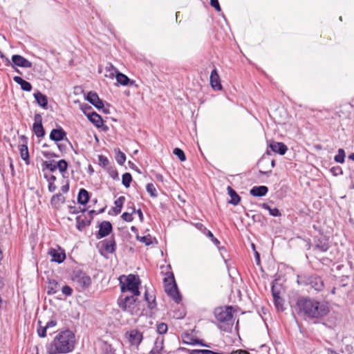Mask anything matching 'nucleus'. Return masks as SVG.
I'll list each match as a JSON object with an SVG mask.
<instances>
[{"mask_svg": "<svg viewBox=\"0 0 354 354\" xmlns=\"http://www.w3.org/2000/svg\"><path fill=\"white\" fill-rule=\"evenodd\" d=\"M98 161H99V165L102 167H106L109 164V159L103 155L98 156Z\"/></svg>", "mask_w": 354, "mask_h": 354, "instance_id": "obj_47", "label": "nucleus"}, {"mask_svg": "<svg viewBox=\"0 0 354 354\" xmlns=\"http://www.w3.org/2000/svg\"><path fill=\"white\" fill-rule=\"evenodd\" d=\"M281 287L280 286L273 285L271 288L272 295L273 298L280 296L281 294Z\"/></svg>", "mask_w": 354, "mask_h": 354, "instance_id": "obj_50", "label": "nucleus"}, {"mask_svg": "<svg viewBox=\"0 0 354 354\" xmlns=\"http://www.w3.org/2000/svg\"><path fill=\"white\" fill-rule=\"evenodd\" d=\"M76 221H77V228L80 231H82L85 226L89 225V223H90L88 221L82 219L81 216H77L76 218Z\"/></svg>", "mask_w": 354, "mask_h": 354, "instance_id": "obj_41", "label": "nucleus"}, {"mask_svg": "<svg viewBox=\"0 0 354 354\" xmlns=\"http://www.w3.org/2000/svg\"><path fill=\"white\" fill-rule=\"evenodd\" d=\"M118 72V69L112 64L108 63L104 68V77L113 79Z\"/></svg>", "mask_w": 354, "mask_h": 354, "instance_id": "obj_23", "label": "nucleus"}, {"mask_svg": "<svg viewBox=\"0 0 354 354\" xmlns=\"http://www.w3.org/2000/svg\"><path fill=\"white\" fill-rule=\"evenodd\" d=\"M109 174L111 176V177L113 179H115V178H118V171L115 169H113V170H111L109 171Z\"/></svg>", "mask_w": 354, "mask_h": 354, "instance_id": "obj_60", "label": "nucleus"}, {"mask_svg": "<svg viewBox=\"0 0 354 354\" xmlns=\"http://www.w3.org/2000/svg\"><path fill=\"white\" fill-rule=\"evenodd\" d=\"M131 180H132V177H131V174L125 173L122 175V185L125 187H127V188L129 187Z\"/></svg>", "mask_w": 354, "mask_h": 354, "instance_id": "obj_38", "label": "nucleus"}, {"mask_svg": "<svg viewBox=\"0 0 354 354\" xmlns=\"http://www.w3.org/2000/svg\"><path fill=\"white\" fill-rule=\"evenodd\" d=\"M270 148L272 151L277 153L280 155H284L287 150V146L283 142H272L270 144Z\"/></svg>", "mask_w": 354, "mask_h": 354, "instance_id": "obj_18", "label": "nucleus"}, {"mask_svg": "<svg viewBox=\"0 0 354 354\" xmlns=\"http://www.w3.org/2000/svg\"><path fill=\"white\" fill-rule=\"evenodd\" d=\"M227 189V193L231 198L229 203L234 205H237L241 200L240 196L237 194L236 191L234 189H233L230 186H228Z\"/></svg>", "mask_w": 354, "mask_h": 354, "instance_id": "obj_26", "label": "nucleus"}, {"mask_svg": "<svg viewBox=\"0 0 354 354\" xmlns=\"http://www.w3.org/2000/svg\"><path fill=\"white\" fill-rule=\"evenodd\" d=\"M138 295H122L118 299V306L124 312L130 315H137L139 313V307L137 299Z\"/></svg>", "mask_w": 354, "mask_h": 354, "instance_id": "obj_5", "label": "nucleus"}, {"mask_svg": "<svg viewBox=\"0 0 354 354\" xmlns=\"http://www.w3.org/2000/svg\"><path fill=\"white\" fill-rule=\"evenodd\" d=\"M191 354H223L222 353L214 352L210 350L196 349L192 351Z\"/></svg>", "mask_w": 354, "mask_h": 354, "instance_id": "obj_48", "label": "nucleus"}, {"mask_svg": "<svg viewBox=\"0 0 354 354\" xmlns=\"http://www.w3.org/2000/svg\"><path fill=\"white\" fill-rule=\"evenodd\" d=\"M124 201L125 197L123 196H120L118 199L115 201L114 204L115 207L113 208V211L116 214L120 213Z\"/></svg>", "mask_w": 354, "mask_h": 354, "instance_id": "obj_30", "label": "nucleus"}, {"mask_svg": "<svg viewBox=\"0 0 354 354\" xmlns=\"http://www.w3.org/2000/svg\"><path fill=\"white\" fill-rule=\"evenodd\" d=\"M262 207L265 209H267L269 211V213L271 216H281V212H279V209L274 207V208H271L270 207L269 205H268L267 203H263L261 205Z\"/></svg>", "mask_w": 354, "mask_h": 354, "instance_id": "obj_34", "label": "nucleus"}, {"mask_svg": "<svg viewBox=\"0 0 354 354\" xmlns=\"http://www.w3.org/2000/svg\"><path fill=\"white\" fill-rule=\"evenodd\" d=\"M210 4L212 7H214L216 10L220 11L221 7L218 0H210Z\"/></svg>", "mask_w": 354, "mask_h": 354, "instance_id": "obj_55", "label": "nucleus"}, {"mask_svg": "<svg viewBox=\"0 0 354 354\" xmlns=\"http://www.w3.org/2000/svg\"><path fill=\"white\" fill-rule=\"evenodd\" d=\"M209 81L211 86L214 90L221 91L222 89L220 77L216 68L212 71Z\"/></svg>", "mask_w": 354, "mask_h": 354, "instance_id": "obj_11", "label": "nucleus"}, {"mask_svg": "<svg viewBox=\"0 0 354 354\" xmlns=\"http://www.w3.org/2000/svg\"><path fill=\"white\" fill-rule=\"evenodd\" d=\"M37 103L44 109H46L48 104V98L46 95L37 91L33 94Z\"/></svg>", "mask_w": 354, "mask_h": 354, "instance_id": "obj_22", "label": "nucleus"}, {"mask_svg": "<svg viewBox=\"0 0 354 354\" xmlns=\"http://www.w3.org/2000/svg\"><path fill=\"white\" fill-rule=\"evenodd\" d=\"M81 109L83 111H86V112H91V110L92 109V108L87 104L82 105Z\"/></svg>", "mask_w": 354, "mask_h": 354, "instance_id": "obj_62", "label": "nucleus"}, {"mask_svg": "<svg viewBox=\"0 0 354 354\" xmlns=\"http://www.w3.org/2000/svg\"><path fill=\"white\" fill-rule=\"evenodd\" d=\"M136 213L138 214L140 220L142 221L143 220V214L142 212V210L140 209H136Z\"/></svg>", "mask_w": 354, "mask_h": 354, "instance_id": "obj_64", "label": "nucleus"}, {"mask_svg": "<svg viewBox=\"0 0 354 354\" xmlns=\"http://www.w3.org/2000/svg\"><path fill=\"white\" fill-rule=\"evenodd\" d=\"M73 281L77 283L81 290L88 288L91 284V277L82 272H78L73 277Z\"/></svg>", "mask_w": 354, "mask_h": 354, "instance_id": "obj_7", "label": "nucleus"}, {"mask_svg": "<svg viewBox=\"0 0 354 354\" xmlns=\"http://www.w3.org/2000/svg\"><path fill=\"white\" fill-rule=\"evenodd\" d=\"M273 299H274V305H275V307L277 308V309L278 310H281V311L283 310L284 308H283V299L280 296H278V297H274Z\"/></svg>", "mask_w": 354, "mask_h": 354, "instance_id": "obj_39", "label": "nucleus"}, {"mask_svg": "<svg viewBox=\"0 0 354 354\" xmlns=\"http://www.w3.org/2000/svg\"><path fill=\"white\" fill-rule=\"evenodd\" d=\"M65 201L64 196L61 194H56L53 196L50 200V203L54 207H58L61 203Z\"/></svg>", "mask_w": 354, "mask_h": 354, "instance_id": "obj_28", "label": "nucleus"}, {"mask_svg": "<svg viewBox=\"0 0 354 354\" xmlns=\"http://www.w3.org/2000/svg\"><path fill=\"white\" fill-rule=\"evenodd\" d=\"M149 354H167L164 350V339L162 337H158L154 342L153 348Z\"/></svg>", "mask_w": 354, "mask_h": 354, "instance_id": "obj_13", "label": "nucleus"}, {"mask_svg": "<svg viewBox=\"0 0 354 354\" xmlns=\"http://www.w3.org/2000/svg\"><path fill=\"white\" fill-rule=\"evenodd\" d=\"M297 283L302 286H310L317 292L322 291L324 288L323 280L316 274L298 276Z\"/></svg>", "mask_w": 354, "mask_h": 354, "instance_id": "obj_6", "label": "nucleus"}, {"mask_svg": "<svg viewBox=\"0 0 354 354\" xmlns=\"http://www.w3.org/2000/svg\"><path fill=\"white\" fill-rule=\"evenodd\" d=\"M115 78L118 83L122 86L127 85L130 81L129 78L127 75L120 72L117 73Z\"/></svg>", "mask_w": 354, "mask_h": 354, "instance_id": "obj_31", "label": "nucleus"}, {"mask_svg": "<svg viewBox=\"0 0 354 354\" xmlns=\"http://www.w3.org/2000/svg\"><path fill=\"white\" fill-rule=\"evenodd\" d=\"M268 192L266 186H254L250 190V194L253 196L261 197L265 196Z\"/></svg>", "mask_w": 354, "mask_h": 354, "instance_id": "obj_21", "label": "nucleus"}, {"mask_svg": "<svg viewBox=\"0 0 354 354\" xmlns=\"http://www.w3.org/2000/svg\"><path fill=\"white\" fill-rule=\"evenodd\" d=\"M41 321L38 322L39 326L37 329V334H38L39 337H45L46 336L47 328H46V326H42L41 325Z\"/></svg>", "mask_w": 354, "mask_h": 354, "instance_id": "obj_45", "label": "nucleus"}, {"mask_svg": "<svg viewBox=\"0 0 354 354\" xmlns=\"http://www.w3.org/2000/svg\"><path fill=\"white\" fill-rule=\"evenodd\" d=\"M146 189L150 196L153 198L157 197L156 189L153 183H148L146 186Z\"/></svg>", "mask_w": 354, "mask_h": 354, "instance_id": "obj_43", "label": "nucleus"}, {"mask_svg": "<svg viewBox=\"0 0 354 354\" xmlns=\"http://www.w3.org/2000/svg\"><path fill=\"white\" fill-rule=\"evenodd\" d=\"M296 308L299 315L307 318H320L329 313L327 303L309 297L299 298L297 301Z\"/></svg>", "mask_w": 354, "mask_h": 354, "instance_id": "obj_2", "label": "nucleus"}, {"mask_svg": "<svg viewBox=\"0 0 354 354\" xmlns=\"http://www.w3.org/2000/svg\"><path fill=\"white\" fill-rule=\"evenodd\" d=\"M12 62L14 65L19 67L31 68L32 66V64L29 60L19 55H12Z\"/></svg>", "mask_w": 354, "mask_h": 354, "instance_id": "obj_14", "label": "nucleus"}, {"mask_svg": "<svg viewBox=\"0 0 354 354\" xmlns=\"http://www.w3.org/2000/svg\"><path fill=\"white\" fill-rule=\"evenodd\" d=\"M56 167L61 173H64L67 170L68 163L65 160H60L57 162Z\"/></svg>", "mask_w": 354, "mask_h": 354, "instance_id": "obj_40", "label": "nucleus"}, {"mask_svg": "<svg viewBox=\"0 0 354 354\" xmlns=\"http://www.w3.org/2000/svg\"><path fill=\"white\" fill-rule=\"evenodd\" d=\"M48 254L51 257V261L58 263H62L66 259L64 251L58 247L56 248H50L48 251Z\"/></svg>", "mask_w": 354, "mask_h": 354, "instance_id": "obj_8", "label": "nucleus"}, {"mask_svg": "<svg viewBox=\"0 0 354 354\" xmlns=\"http://www.w3.org/2000/svg\"><path fill=\"white\" fill-rule=\"evenodd\" d=\"M75 333L69 330L58 332L53 341L46 346L48 354H65L72 352L75 347Z\"/></svg>", "mask_w": 354, "mask_h": 354, "instance_id": "obj_1", "label": "nucleus"}, {"mask_svg": "<svg viewBox=\"0 0 354 354\" xmlns=\"http://www.w3.org/2000/svg\"><path fill=\"white\" fill-rule=\"evenodd\" d=\"M57 325V321L50 320L46 324L47 329L51 327H55Z\"/></svg>", "mask_w": 354, "mask_h": 354, "instance_id": "obj_59", "label": "nucleus"}, {"mask_svg": "<svg viewBox=\"0 0 354 354\" xmlns=\"http://www.w3.org/2000/svg\"><path fill=\"white\" fill-rule=\"evenodd\" d=\"M230 354H250L248 351L243 349L232 350Z\"/></svg>", "mask_w": 354, "mask_h": 354, "instance_id": "obj_56", "label": "nucleus"}, {"mask_svg": "<svg viewBox=\"0 0 354 354\" xmlns=\"http://www.w3.org/2000/svg\"><path fill=\"white\" fill-rule=\"evenodd\" d=\"M84 113L86 115L88 119L97 127H101L103 125V120L102 117L96 112H86Z\"/></svg>", "mask_w": 354, "mask_h": 354, "instance_id": "obj_16", "label": "nucleus"}, {"mask_svg": "<svg viewBox=\"0 0 354 354\" xmlns=\"http://www.w3.org/2000/svg\"><path fill=\"white\" fill-rule=\"evenodd\" d=\"M42 118L39 114H35V122L33 124V131L38 138L43 137L45 134L44 127L42 126Z\"/></svg>", "mask_w": 354, "mask_h": 354, "instance_id": "obj_9", "label": "nucleus"}, {"mask_svg": "<svg viewBox=\"0 0 354 354\" xmlns=\"http://www.w3.org/2000/svg\"><path fill=\"white\" fill-rule=\"evenodd\" d=\"M167 331V325L165 323H160L157 325V332L160 334H165Z\"/></svg>", "mask_w": 354, "mask_h": 354, "instance_id": "obj_49", "label": "nucleus"}, {"mask_svg": "<svg viewBox=\"0 0 354 354\" xmlns=\"http://www.w3.org/2000/svg\"><path fill=\"white\" fill-rule=\"evenodd\" d=\"M66 133L62 128L53 129L50 133V140L58 142L64 140L66 137Z\"/></svg>", "mask_w": 354, "mask_h": 354, "instance_id": "obj_19", "label": "nucleus"}, {"mask_svg": "<svg viewBox=\"0 0 354 354\" xmlns=\"http://www.w3.org/2000/svg\"><path fill=\"white\" fill-rule=\"evenodd\" d=\"M57 163L54 161H44L42 164L43 168L50 170L51 172H54L57 169Z\"/></svg>", "mask_w": 354, "mask_h": 354, "instance_id": "obj_35", "label": "nucleus"}, {"mask_svg": "<svg viewBox=\"0 0 354 354\" xmlns=\"http://www.w3.org/2000/svg\"><path fill=\"white\" fill-rule=\"evenodd\" d=\"M112 225L109 221H103L99 225L98 234L96 235L97 239H102L108 236L112 231Z\"/></svg>", "mask_w": 354, "mask_h": 354, "instance_id": "obj_10", "label": "nucleus"}, {"mask_svg": "<svg viewBox=\"0 0 354 354\" xmlns=\"http://www.w3.org/2000/svg\"><path fill=\"white\" fill-rule=\"evenodd\" d=\"M329 248V243L326 239L319 238L315 241L314 250L324 252H326Z\"/></svg>", "mask_w": 354, "mask_h": 354, "instance_id": "obj_20", "label": "nucleus"}, {"mask_svg": "<svg viewBox=\"0 0 354 354\" xmlns=\"http://www.w3.org/2000/svg\"><path fill=\"white\" fill-rule=\"evenodd\" d=\"M48 189L50 192H53L56 190L57 187L55 185V183H48Z\"/></svg>", "mask_w": 354, "mask_h": 354, "instance_id": "obj_61", "label": "nucleus"}, {"mask_svg": "<svg viewBox=\"0 0 354 354\" xmlns=\"http://www.w3.org/2000/svg\"><path fill=\"white\" fill-rule=\"evenodd\" d=\"M136 213V208L132 207V212L131 213L124 212L121 217L127 222H131L133 220V214Z\"/></svg>", "mask_w": 354, "mask_h": 354, "instance_id": "obj_42", "label": "nucleus"}, {"mask_svg": "<svg viewBox=\"0 0 354 354\" xmlns=\"http://www.w3.org/2000/svg\"><path fill=\"white\" fill-rule=\"evenodd\" d=\"M145 299L148 303V307L150 309H153L156 306V299L153 295H149L147 291H145Z\"/></svg>", "mask_w": 354, "mask_h": 354, "instance_id": "obj_33", "label": "nucleus"}, {"mask_svg": "<svg viewBox=\"0 0 354 354\" xmlns=\"http://www.w3.org/2000/svg\"><path fill=\"white\" fill-rule=\"evenodd\" d=\"M137 239L140 241V242L145 243L146 245H149L152 243V238L150 234H148L147 236H137Z\"/></svg>", "mask_w": 354, "mask_h": 354, "instance_id": "obj_44", "label": "nucleus"}, {"mask_svg": "<svg viewBox=\"0 0 354 354\" xmlns=\"http://www.w3.org/2000/svg\"><path fill=\"white\" fill-rule=\"evenodd\" d=\"M102 245L104 250L108 253H113L115 251L116 244L114 239H106L102 241Z\"/></svg>", "mask_w": 354, "mask_h": 354, "instance_id": "obj_24", "label": "nucleus"}, {"mask_svg": "<svg viewBox=\"0 0 354 354\" xmlns=\"http://www.w3.org/2000/svg\"><path fill=\"white\" fill-rule=\"evenodd\" d=\"M167 295L171 297L176 303H179L182 298L177 286L170 290Z\"/></svg>", "mask_w": 354, "mask_h": 354, "instance_id": "obj_32", "label": "nucleus"}, {"mask_svg": "<svg viewBox=\"0 0 354 354\" xmlns=\"http://www.w3.org/2000/svg\"><path fill=\"white\" fill-rule=\"evenodd\" d=\"M232 308L218 307L214 311V316L218 322V327L223 331H229L233 325L232 322Z\"/></svg>", "mask_w": 354, "mask_h": 354, "instance_id": "obj_3", "label": "nucleus"}, {"mask_svg": "<svg viewBox=\"0 0 354 354\" xmlns=\"http://www.w3.org/2000/svg\"><path fill=\"white\" fill-rule=\"evenodd\" d=\"M104 354H115V351L111 347V346H106L104 349Z\"/></svg>", "mask_w": 354, "mask_h": 354, "instance_id": "obj_57", "label": "nucleus"}, {"mask_svg": "<svg viewBox=\"0 0 354 354\" xmlns=\"http://www.w3.org/2000/svg\"><path fill=\"white\" fill-rule=\"evenodd\" d=\"M13 80L21 86L22 90L25 91H30L32 90V85L28 82L24 80L19 76H15Z\"/></svg>", "mask_w": 354, "mask_h": 354, "instance_id": "obj_25", "label": "nucleus"}, {"mask_svg": "<svg viewBox=\"0 0 354 354\" xmlns=\"http://www.w3.org/2000/svg\"><path fill=\"white\" fill-rule=\"evenodd\" d=\"M173 153L179 158L180 161L183 162L186 160V156L184 151L180 148H175Z\"/></svg>", "mask_w": 354, "mask_h": 354, "instance_id": "obj_46", "label": "nucleus"}, {"mask_svg": "<svg viewBox=\"0 0 354 354\" xmlns=\"http://www.w3.org/2000/svg\"><path fill=\"white\" fill-rule=\"evenodd\" d=\"M121 292L125 293L129 292L131 295H140L139 286L140 279L138 276L129 274L128 276H120L119 278Z\"/></svg>", "mask_w": 354, "mask_h": 354, "instance_id": "obj_4", "label": "nucleus"}, {"mask_svg": "<svg viewBox=\"0 0 354 354\" xmlns=\"http://www.w3.org/2000/svg\"><path fill=\"white\" fill-rule=\"evenodd\" d=\"M86 100L98 109L104 107L102 100L100 99L98 95L95 92H88L86 96Z\"/></svg>", "mask_w": 354, "mask_h": 354, "instance_id": "obj_15", "label": "nucleus"}, {"mask_svg": "<svg viewBox=\"0 0 354 354\" xmlns=\"http://www.w3.org/2000/svg\"><path fill=\"white\" fill-rule=\"evenodd\" d=\"M62 292L66 296H71L73 293L72 288L68 286H64L62 288Z\"/></svg>", "mask_w": 354, "mask_h": 354, "instance_id": "obj_51", "label": "nucleus"}, {"mask_svg": "<svg viewBox=\"0 0 354 354\" xmlns=\"http://www.w3.org/2000/svg\"><path fill=\"white\" fill-rule=\"evenodd\" d=\"M330 172L334 175V176H337L339 174H342L343 171H342V169L339 166H337V167H333L331 169H330Z\"/></svg>", "mask_w": 354, "mask_h": 354, "instance_id": "obj_52", "label": "nucleus"}, {"mask_svg": "<svg viewBox=\"0 0 354 354\" xmlns=\"http://www.w3.org/2000/svg\"><path fill=\"white\" fill-rule=\"evenodd\" d=\"M142 339V333L138 330H131L129 331V341L131 345L138 346Z\"/></svg>", "mask_w": 354, "mask_h": 354, "instance_id": "obj_12", "label": "nucleus"}, {"mask_svg": "<svg viewBox=\"0 0 354 354\" xmlns=\"http://www.w3.org/2000/svg\"><path fill=\"white\" fill-rule=\"evenodd\" d=\"M68 209H69V212L71 214H77L82 211L80 209V207H76V206H68Z\"/></svg>", "mask_w": 354, "mask_h": 354, "instance_id": "obj_54", "label": "nucleus"}, {"mask_svg": "<svg viewBox=\"0 0 354 354\" xmlns=\"http://www.w3.org/2000/svg\"><path fill=\"white\" fill-rule=\"evenodd\" d=\"M115 160L120 165H122L126 161V156L120 149L117 150Z\"/></svg>", "mask_w": 354, "mask_h": 354, "instance_id": "obj_36", "label": "nucleus"}, {"mask_svg": "<svg viewBox=\"0 0 354 354\" xmlns=\"http://www.w3.org/2000/svg\"><path fill=\"white\" fill-rule=\"evenodd\" d=\"M21 158L26 162L27 165L29 164V153L28 146L26 145H21L19 146Z\"/></svg>", "mask_w": 354, "mask_h": 354, "instance_id": "obj_29", "label": "nucleus"}, {"mask_svg": "<svg viewBox=\"0 0 354 354\" xmlns=\"http://www.w3.org/2000/svg\"><path fill=\"white\" fill-rule=\"evenodd\" d=\"M90 196L88 191L84 189H80L77 196V201L82 205H85L88 203Z\"/></svg>", "mask_w": 354, "mask_h": 354, "instance_id": "obj_27", "label": "nucleus"}, {"mask_svg": "<svg viewBox=\"0 0 354 354\" xmlns=\"http://www.w3.org/2000/svg\"><path fill=\"white\" fill-rule=\"evenodd\" d=\"M61 190L63 193H67L69 190V185L66 184L61 187Z\"/></svg>", "mask_w": 354, "mask_h": 354, "instance_id": "obj_63", "label": "nucleus"}, {"mask_svg": "<svg viewBox=\"0 0 354 354\" xmlns=\"http://www.w3.org/2000/svg\"><path fill=\"white\" fill-rule=\"evenodd\" d=\"M164 283H165V290L167 292V294L170 292L171 290L174 288L176 286H177L174 276L172 272H168L167 273V277L164 279Z\"/></svg>", "mask_w": 354, "mask_h": 354, "instance_id": "obj_17", "label": "nucleus"}, {"mask_svg": "<svg viewBox=\"0 0 354 354\" xmlns=\"http://www.w3.org/2000/svg\"><path fill=\"white\" fill-rule=\"evenodd\" d=\"M45 178L47 179L48 183H55V181L56 180V176L54 175H50V176L45 175Z\"/></svg>", "mask_w": 354, "mask_h": 354, "instance_id": "obj_58", "label": "nucleus"}, {"mask_svg": "<svg viewBox=\"0 0 354 354\" xmlns=\"http://www.w3.org/2000/svg\"><path fill=\"white\" fill-rule=\"evenodd\" d=\"M50 284L51 285V287L49 288L50 290H48V294L55 293L57 292V283L54 281L53 282H50Z\"/></svg>", "mask_w": 354, "mask_h": 354, "instance_id": "obj_53", "label": "nucleus"}, {"mask_svg": "<svg viewBox=\"0 0 354 354\" xmlns=\"http://www.w3.org/2000/svg\"><path fill=\"white\" fill-rule=\"evenodd\" d=\"M345 159V152L343 149H339L337 154L335 156L334 160L338 163H344Z\"/></svg>", "mask_w": 354, "mask_h": 354, "instance_id": "obj_37", "label": "nucleus"}]
</instances>
